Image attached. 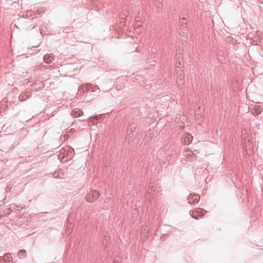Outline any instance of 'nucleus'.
Returning a JSON list of instances; mask_svg holds the SVG:
<instances>
[{"instance_id":"obj_19","label":"nucleus","mask_w":263,"mask_h":263,"mask_svg":"<svg viewBox=\"0 0 263 263\" xmlns=\"http://www.w3.org/2000/svg\"><path fill=\"white\" fill-rule=\"evenodd\" d=\"M178 66H179V65H180V62H178Z\"/></svg>"},{"instance_id":"obj_16","label":"nucleus","mask_w":263,"mask_h":263,"mask_svg":"<svg viewBox=\"0 0 263 263\" xmlns=\"http://www.w3.org/2000/svg\"><path fill=\"white\" fill-rule=\"evenodd\" d=\"M246 130H244V133L242 132V138L243 139H246Z\"/></svg>"},{"instance_id":"obj_7","label":"nucleus","mask_w":263,"mask_h":263,"mask_svg":"<svg viewBox=\"0 0 263 263\" xmlns=\"http://www.w3.org/2000/svg\"><path fill=\"white\" fill-rule=\"evenodd\" d=\"M193 137L191 134H186V136L184 138V141L186 144H189L192 141Z\"/></svg>"},{"instance_id":"obj_21","label":"nucleus","mask_w":263,"mask_h":263,"mask_svg":"<svg viewBox=\"0 0 263 263\" xmlns=\"http://www.w3.org/2000/svg\"><path fill=\"white\" fill-rule=\"evenodd\" d=\"M114 263H118L117 261H115Z\"/></svg>"},{"instance_id":"obj_1","label":"nucleus","mask_w":263,"mask_h":263,"mask_svg":"<svg viewBox=\"0 0 263 263\" xmlns=\"http://www.w3.org/2000/svg\"><path fill=\"white\" fill-rule=\"evenodd\" d=\"M99 196V193L96 191H92L86 196V200L88 202H93L95 201Z\"/></svg>"},{"instance_id":"obj_17","label":"nucleus","mask_w":263,"mask_h":263,"mask_svg":"<svg viewBox=\"0 0 263 263\" xmlns=\"http://www.w3.org/2000/svg\"><path fill=\"white\" fill-rule=\"evenodd\" d=\"M200 118H201V117L200 116V115L197 114L196 115V119L199 122L200 120Z\"/></svg>"},{"instance_id":"obj_18","label":"nucleus","mask_w":263,"mask_h":263,"mask_svg":"<svg viewBox=\"0 0 263 263\" xmlns=\"http://www.w3.org/2000/svg\"><path fill=\"white\" fill-rule=\"evenodd\" d=\"M185 20V18L183 17L182 18H181V23L184 24H186Z\"/></svg>"},{"instance_id":"obj_4","label":"nucleus","mask_w":263,"mask_h":263,"mask_svg":"<svg viewBox=\"0 0 263 263\" xmlns=\"http://www.w3.org/2000/svg\"><path fill=\"white\" fill-rule=\"evenodd\" d=\"M89 87H95L96 88H97L98 89H99V88L98 86H93L91 84H87L86 85H83L80 86V88L79 89V91H82L83 92H85L89 90Z\"/></svg>"},{"instance_id":"obj_15","label":"nucleus","mask_w":263,"mask_h":263,"mask_svg":"<svg viewBox=\"0 0 263 263\" xmlns=\"http://www.w3.org/2000/svg\"><path fill=\"white\" fill-rule=\"evenodd\" d=\"M96 90L98 89L95 87H89V90H90L91 92H95Z\"/></svg>"},{"instance_id":"obj_3","label":"nucleus","mask_w":263,"mask_h":263,"mask_svg":"<svg viewBox=\"0 0 263 263\" xmlns=\"http://www.w3.org/2000/svg\"><path fill=\"white\" fill-rule=\"evenodd\" d=\"M199 199V196L197 195H190L187 197L188 202L190 204L197 203Z\"/></svg>"},{"instance_id":"obj_6","label":"nucleus","mask_w":263,"mask_h":263,"mask_svg":"<svg viewBox=\"0 0 263 263\" xmlns=\"http://www.w3.org/2000/svg\"><path fill=\"white\" fill-rule=\"evenodd\" d=\"M177 66V68L176 69V73L177 74H178V76L177 77V78L178 80H182V74H181V72H182V70L181 69L179 68V66H178V65H176Z\"/></svg>"},{"instance_id":"obj_2","label":"nucleus","mask_w":263,"mask_h":263,"mask_svg":"<svg viewBox=\"0 0 263 263\" xmlns=\"http://www.w3.org/2000/svg\"><path fill=\"white\" fill-rule=\"evenodd\" d=\"M206 211L203 209H198L196 211H193L191 214V215L193 218L197 219L199 218L202 217L203 216L204 213Z\"/></svg>"},{"instance_id":"obj_12","label":"nucleus","mask_w":263,"mask_h":263,"mask_svg":"<svg viewBox=\"0 0 263 263\" xmlns=\"http://www.w3.org/2000/svg\"><path fill=\"white\" fill-rule=\"evenodd\" d=\"M82 113L81 111L78 110V111H73L72 115L75 117H78L81 116V114Z\"/></svg>"},{"instance_id":"obj_9","label":"nucleus","mask_w":263,"mask_h":263,"mask_svg":"<svg viewBox=\"0 0 263 263\" xmlns=\"http://www.w3.org/2000/svg\"><path fill=\"white\" fill-rule=\"evenodd\" d=\"M245 144L247 154L249 155H250L252 154V151L251 149V146L249 144V141L248 142H246Z\"/></svg>"},{"instance_id":"obj_14","label":"nucleus","mask_w":263,"mask_h":263,"mask_svg":"<svg viewBox=\"0 0 263 263\" xmlns=\"http://www.w3.org/2000/svg\"><path fill=\"white\" fill-rule=\"evenodd\" d=\"M135 30L137 32L139 33L141 31V28L139 25H138L137 27L136 28Z\"/></svg>"},{"instance_id":"obj_11","label":"nucleus","mask_w":263,"mask_h":263,"mask_svg":"<svg viewBox=\"0 0 263 263\" xmlns=\"http://www.w3.org/2000/svg\"><path fill=\"white\" fill-rule=\"evenodd\" d=\"M28 97V95H26L25 94L24 95H21L20 97H19V100L21 101H24L25 100H26Z\"/></svg>"},{"instance_id":"obj_5","label":"nucleus","mask_w":263,"mask_h":263,"mask_svg":"<svg viewBox=\"0 0 263 263\" xmlns=\"http://www.w3.org/2000/svg\"><path fill=\"white\" fill-rule=\"evenodd\" d=\"M44 60L47 64L50 63L53 60V55L47 54L44 56Z\"/></svg>"},{"instance_id":"obj_20","label":"nucleus","mask_w":263,"mask_h":263,"mask_svg":"<svg viewBox=\"0 0 263 263\" xmlns=\"http://www.w3.org/2000/svg\"><path fill=\"white\" fill-rule=\"evenodd\" d=\"M190 153H191V152H190V153L188 154V155H190Z\"/></svg>"},{"instance_id":"obj_10","label":"nucleus","mask_w":263,"mask_h":263,"mask_svg":"<svg viewBox=\"0 0 263 263\" xmlns=\"http://www.w3.org/2000/svg\"><path fill=\"white\" fill-rule=\"evenodd\" d=\"M11 258L10 254H7L5 255L4 260L6 263H13L12 261L10 259Z\"/></svg>"},{"instance_id":"obj_8","label":"nucleus","mask_w":263,"mask_h":263,"mask_svg":"<svg viewBox=\"0 0 263 263\" xmlns=\"http://www.w3.org/2000/svg\"><path fill=\"white\" fill-rule=\"evenodd\" d=\"M17 256L19 258H24L26 257V252L24 250H21L17 253Z\"/></svg>"},{"instance_id":"obj_13","label":"nucleus","mask_w":263,"mask_h":263,"mask_svg":"<svg viewBox=\"0 0 263 263\" xmlns=\"http://www.w3.org/2000/svg\"><path fill=\"white\" fill-rule=\"evenodd\" d=\"M68 151V152L70 151V153L71 154L72 152H73V148L69 147H67L66 148L63 149L64 151Z\"/></svg>"}]
</instances>
